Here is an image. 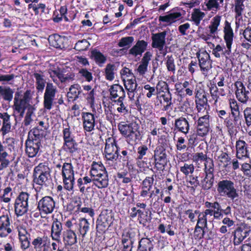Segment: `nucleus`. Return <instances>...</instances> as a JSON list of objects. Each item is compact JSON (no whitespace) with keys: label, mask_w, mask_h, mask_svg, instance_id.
<instances>
[{"label":"nucleus","mask_w":251,"mask_h":251,"mask_svg":"<svg viewBox=\"0 0 251 251\" xmlns=\"http://www.w3.org/2000/svg\"><path fill=\"white\" fill-rule=\"evenodd\" d=\"M209 91L213 100H215V102H217L219 96V89L217 86L215 84H211L209 88Z\"/></svg>","instance_id":"62"},{"label":"nucleus","mask_w":251,"mask_h":251,"mask_svg":"<svg viewBox=\"0 0 251 251\" xmlns=\"http://www.w3.org/2000/svg\"><path fill=\"white\" fill-rule=\"evenodd\" d=\"M111 99L118 98L119 102L124 100L126 93L123 87L119 84H114L109 89Z\"/></svg>","instance_id":"20"},{"label":"nucleus","mask_w":251,"mask_h":251,"mask_svg":"<svg viewBox=\"0 0 251 251\" xmlns=\"http://www.w3.org/2000/svg\"><path fill=\"white\" fill-rule=\"evenodd\" d=\"M205 14L199 9L195 8L191 15V19L196 25H199L201 21L204 17Z\"/></svg>","instance_id":"46"},{"label":"nucleus","mask_w":251,"mask_h":251,"mask_svg":"<svg viewBox=\"0 0 251 251\" xmlns=\"http://www.w3.org/2000/svg\"><path fill=\"white\" fill-rule=\"evenodd\" d=\"M214 177L205 176L204 178L201 181V185L204 190L210 189L213 185Z\"/></svg>","instance_id":"50"},{"label":"nucleus","mask_w":251,"mask_h":251,"mask_svg":"<svg viewBox=\"0 0 251 251\" xmlns=\"http://www.w3.org/2000/svg\"><path fill=\"white\" fill-rule=\"evenodd\" d=\"M106 172L104 167L101 162L100 163L96 162H93L90 171V174L92 177L97 176Z\"/></svg>","instance_id":"34"},{"label":"nucleus","mask_w":251,"mask_h":251,"mask_svg":"<svg viewBox=\"0 0 251 251\" xmlns=\"http://www.w3.org/2000/svg\"><path fill=\"white\" fill-rule=\"evenodd\" d=\"M236 87L235 95L237 100L243 104H246L249 100V91L246 90V88L242 82L237 81L235 83Z\"/></svg>","instance_id":"15"},{"label":"nucleus","mask_w":251,"mask_h":251,"mask_svg":"<svg viewBox=\"0 0 251 251\" xmlns=\"http://www.w3.org/2000/svg\"><path fill=\"white\" fill-rule=\"evenodd\" d=\"M30 195L27 192H22L16 198L14 203V210L17 217L26 213L29 209Z\"/></svg>","instance_id":"5"},{"label":"nucleus","mask_w":251,"mask_h":251,"mask_svg":"<svg viewBox=\"0 0 251 251\" xmlns=\"http://www.w3.org/2000/svg\"><path fill=\"white\" fill-rule=\"evenodd\" d=\"M236 157L238 159L249 157L248 144L243 140H239L236 143Z\"/></svg>","instance_id":"18"},{"label":"nucleus","mask_w":251,"mask_h":251,"mask_svg":"<svg viewBox=\"0 0 251 251\" xmlns=\"http://www.w3.org/2000/svg\"><path fill=\"white\" fill-rule=\"evenodd\" d=\"M33 182L41 187H47L52 184L50 169L45 163L36 166L33 172Z\"/></svg>","instance_id":"2"},{"label":"nucleus","mask_w":251,"mask_h":251,"mask_svg":"<svg viewBox=\"0 0 251 251\" xmlns=\"http://www.w3.org/2000/svg\"><path fill=\"white\" fill-rule=\"evenodd\" d=\"M13 93V91L10 87L3 88L0 86V94L5 100L11 101Z\"/></svg>","instance_id":"47"},{"label":"nucleus","mask_w":251,"mask_h":251,"mask_svg":"<svg viewBox=\"0 0 251 251\" xmlns=\"http://www.w3.org/2000/svg\"><path fill=\"white\" fill-rule=\"evenodd\" d=\"M83 127L85 130L90 132L95 126V116L91 113H83L82 115Z\"/></svg>","instance_id":"23"},{"label":"nucleus","mask_w":251,"mask_h":251,"mask_svg":"<svg viewBox=\"0 0 251 251\" xmlns=\"http://www.w3.org/2000/svg\"><path fill=\"white\" fill-rule=\"evenodd\" d=\"M195 97L196 107L198 112L208 114L209 105L205 92L204 91H197Z\"/></svg>","instance_id":"11"},{"label":"nucleus","mask_w":251,"mask_h":251,"mask_svg":"<svg viewBox=\"0 0 251 251\" xmlns=\"http://www.w3.org/2000/svg\"><path fill=\"white\" fill-rule=\"evenodd\" d=\"M57 92L56 87L52 83H47L44 95V106L45 109L47 110L51 109Z\"/></svg>","instance_id":"9"},{"label":"nucleus","mask_w":251,"mask_h":251,"mask_svg":"<svg viewBox=\"0 0 251 251\" xmlns=\"http://www.w3.org/2000/svg\"><path fill=\"white\" fill-rule=\"evenodd\" d=\"M197 125L209 127V116L206 113L199 117L197 121Z\"/></svg>","instance_id":"60"},{"label":"nucleus","mask_w":251,"mask_h":251,"mask_svg":"<svg viewBox=\"0 0 251 251\" xmlns=\"http://www.w3.org/2000/svg\"><path fill=\"white\" fill-rule=\"evenodd\" d=\"M139 231L136 228H129L124 230L121 237L123 251H132L133 244L139 240Z\"/></svg>","instance_id":"4"},{"label":"nucleus","mask_w":251,"mask_h":251,"mask_svg":"<svg viewBox=\"0 0 251 251\" xmlns=\"http://www.w3.org/2000/svg\"><path fill=\"white\" fill-rule=\"evenodd\" d=\"M48 241V237L47 236H38L33 239L31 244L36 251H41L45 250L47 247Z\"/></svg>","instance_id":"28"},{"label":"nucleus","mask_w":251,"mask_h":251,"mask_svg":"<svg viewBox=\"0 0 251 251\" xmlns=\"http://www.w3.org/2000/svg\"><path fill=\"white\" fill-rule=\"evenodd\" d=\"M25 153L29 157H34L38 153L41 144L27 140L25 142Z\"/></svg>","instance_id":"25"},{"label":"nucleus","mask_w":251,"mask_h":251,"mask_svg":"<svg viewBox=\"0 0 251 251\" xmlns=\"http://www.w3.org/2000/svg\"><path fill=\"white\" fill-rule=\"evenodd\" d=\"M244 1L245 0H235L234 1V11L236 24H239L243 20V15L245 9Z\"/></svg>","instance_id":"19"},{"label":"nucleus","mask_w":251,"mask_h":251,"mask_svg":"<svg viewBox=\"0 0 251 251\" xmlns=\"http://www.w3.org/2000/svg\"><path fill=\"white\" fill-rule=\"evenodd\" d=\"M170 93L167 84L164 81H159L158 82V95L161 93L164 94Z\"/></svg>","instance_id":"63"},{"label":"nucleus","mask_w":251,"mask_h":251,"mask_svg":"<svg viewBox=\"0 0 251 251\" xmlns=\"http://www.w3.org/2000/svg\"><path fill=\"white\" fill-rule=\"evenodd\" d=\"M10 226V218L8 215L0 216V237H5L12 232Z\"/></svg>","instance_id":"17"},{"label":"nucleus","mask_w":251,"mask_h":251,"mask_svg":"<svg viewBox=\"0 0 251 251\" xmlns=\"http://www.w3.org/2000/svg\"><path fill=\"white\" fill-rule=\"evenodd\" d=\"M244 117L245 120V123L247 126H251V107H246L244 111Z\"/></svg>","instance_id":"59"},{"label":"nucleus","mask_w":251,"mask_h":251,"mask_svg":"<svg viewBox=\"0 0 251 251\" xmlns=\"http://www.w3.org/2000/svg\"><path fill=\"white\" fill-rule=\"evenodd\" d=\"M91 56L96 63L100 67H102L106 60V57L97 50L91 51Z\"/></svg>","instance_id":"37"},{"label":"nucleus","mask_w":251,"mask_h":251,"mask_svg":"<svg viewBox=\"0 0 251 251\" xmlns=\"http://www.w3.org/2000/svg\"><path fill=\"white\" fill-rule=\"evenodd\" d=\"M63 241L65 247L71 246L77 242V237L74 231L68 229L63 231Z\"/></svg>","instance_id":"21"},{"label":"nucleus","mask_w":251,"mask_h":251,"mask_svg":"<svg viewBox=\"0 0 251 251\" xmlns=\"http://www.w3.org/2000/svg\"><path fill=\"white\" fill-rule=\"evenodd\" d=\"M78 229L82 237H84L89 229L90 224L85 218H81L77 224Z\"/></svg>","instance_id":"38"},{"label":"nucleus","mask_w":251,"mask_h":251,"mask_svg":"<svg viewBox=\"0 0 251 251\" xmlns=\"http://www.w3.org/2000/svg\"><path fill=\"white\" fill-rule=\"evenodd\" d=\"M180 171L185 175L192 174L194 171V166L192 164L185 163L183 166L180 167Z\"/></svg>","instance_id":"55"},{"label":"nucleus","mask_w":251,"mask_h":251,"mask_svg":"<svg viewBox=\"0 0 251 251\" xmlns=\"http://www.w3.org/2000/svg\"><path fill=\"white\" fill-rule=\"evenodd\" d=\"M166 35V31L158 33V50L160 51V53H162L163 55H165L167 52L166 48H164L165 45Z\"/></svg>","instance_id":"40"},{"label":"nucleus","mask_w":251,"mask_h":251,"mask_svg":"<svg viewBox=\"0 0 251 251\" xmlns=\"http://www.w3.org/2000/svg\"><path fill=\"white\" fill-rule=\"evenodd\" d=\"M205 206L206 208H213V217L216 220H221L223 217V209H222L220 204L217 202H211L206 201Z\"/></svg>","instance_id":"29"},{"label":"nucleus","mask_w":251,"mask_h":251,"mask_svg":"<svg viewBox=\"0 0 251 251\" xmlns=\"http://www.w3.org/2000/svg\"><path fill=\"white\" fill-rule=\"evenodd\" d=\"M225 51V50H224V48L220 45H217L216 47L213 49L212 53L217 58H220L223 55L227 58L230 55H225L224 54Z\"/></svg>","instance_id":"54"},{"label":"nucleus","mask_w":251,"mask_h":251,"mask_svg":"<svg viewBox=\"0 0 251 251\" xmlns=\"http://www.w3.org/2000/svg\"><path fill=\"white\" fill-rule=\"evenodd\" d=\"M221 20V16L219 15H216L212 19L211 24L208 26L211 35H215L218 30V27L220 25Z\"/></svg>","instance_id":"44"},{"label":"nucleus","mask_w":251,"mask_h":251,"mask_svg":"<svg viewBox=\"0 0 251 251\" xmlns=\"http://www.w3.org/2000/svg\"><path fill=\"white\" fill-rule=\"evenodd\" d=\"M199 59V64L202 73L205 76L208 74V71L212 68V63L210 59V56L206 52H202L197 55Z\"/></svg>","instance_id":"13"},{"label":"nucleus","mask_w":251,"mask_h":251,"mask_svg":"<svg viewBox=\"0 0 251 251\" xmlns=\"http://www.w3.org/2000/svg\"><path fill=\"white\" fill-rule=\"evenodd\" d=\"M62 229L61 223L57 219H55L52 224L51 228V237L53 240L58 242L60 241V236Z\"/></svg>","instance_id":"22"},{"label":"nucleus","mask_w":251,"mask_h":251,"mask_svg":"<svg viewBox=\"0 0 251 251\" xmlns=\"http://www.w3.org/2000/svg\"><path fill=\"white\" fill-rule=\"evenodd\" d=\"M31 99L32 94L30 90H27L21 98H20L19 92L16 93L14 99V110L23 117L25 109L30 105Z\"/></svg>","instance_id":"3"},{"label":"nucleus","mask_w":251,"mask_h":251,"mask_svg":"<svg viewBox=\"0 0 251 251\" xmlns=\"http://www.w3.org/2000/svg\"><path fill=\"white\" fill-rule=\"evenodd\" d=\"M64 188L70 191L74 189L75 177H62Z\"/></svg>","instance_id":"49"},{"label":"nucleus","mask_w":251,"mask_h":251,"mask_svg":"<svg viewBox=\"0 0 251 251\" xmlns=\"http://www.w3.org/2000/svg\"><path fill=\"white\" fill-rule=\"evenodd\" d=\"M3 144L6 146V148H8L11 152L15 151V140L14 138H7L3 142Z\"/></svg>","instance_id":"61"},{"label":"nucleus","mask_w":251,"mask_h":251,"mask_svg":"<svg viewBox=\"0 0 251 251\" xmlns=\"http://www.w3.org/2000/svg\"><path fill=\"white\" fill-rule=\"evenodd\" d=\"M245 227H238L234 231L233 244L235 246L240 245L242 242L247 237L250 232Z\"/></svg>","instance_id":"24"},{"label":"nucleus","mask_w":251,"mask_h":251,"mask_svg":"<svg viewBox=\"0 0 251 251\" xmlns=\"http://www.w3.org/2000/svg\"><path fill=\"white\" fill-rule=\"evenodd\" d=\"M65 40L64 37L58 34L50 35L48 39L50 45L57 49L65 48L64 45Z\"/></svg>","instance_id":"32"},{"label":"nucleus","mask_w":251,"mask_h":251,"mask_svg":"<svg viewBox=\"0 0 251 251\" xmlns=\"http://www.w3.org/2000/svg\"><path fill=\"white\" fill-rule=\"evenodd\" d=\"M133 37L128 36L122 38L118 43V46L120 47H129L133 41Z\"/></svg>","instance_id":"56"},{"label":"nucleus","mask_w":251,"mask_h":251,"mask_svg":"<svg viewBox=\"0 0 251 251\" xmlns=\"http://www.w3.org/2000/svg\"><path fill=\"white\" fill-rule=\"evenodd\" d=\"M122 77L123 81L126 80L128 79L134 78V76L132 73L131 70L127 68H124L121 72Z\"/></svg>","instance_id":"64"},{"label":"nucleus","mask_w":251,"mask_h":251,"mask_svg":"<svg viewBox=\"0 0 251 251\" xmlns=\"http://www.w3.org/2000/svg\"><path fill=\"white\" fill-rule=\"evenodd\" d=\"M153 244L148 238H142L139 242L138 250L139 251H153Z\"/></svg>","instance_id":"36"},{"label":"nucleus","mask_w":251,"mask_h":251,"mask_svg":"<svg viewBox=\"0 0 251 251\" xmlns=\"http://www.w3.org/2000/svg\"><path fill=\"white\" fill-rule=\"evenodd\" d=\"M55 202L50 196H45L38 202L37 208L41 214H48L51 213L55 208Z\"/></svg>","instance_id":"10"},{"label":"nucleus","mask_w":251,"mask_h":251,"mask_svg":"<svg viewBox=\"0 0 251 251\" xmlns=\"http://www.w3.org/2000/svg\"><path fill=\"white\" fill-rule=\"evenodd\" d=\"M112 223V214L105 210L101 212L97 220L96 229L100 233L104 232Z\"/></svg>","instance_id":"8"},{"label":"nucleus","mask_w":251,"mask_h":251,"mask_svg":"<svg viewBox=\"0 0 251 251\" xmlns=\"http://www.w3.org/2000/svg\"><path fill=\"white\" fill-rule=\"evenodd\" d=\"M105 78L109 81L113 80L117 71V68L114 64H108L104 69Z\"/></svg>","instance_id":"35"},{"label":"nucleus","mask_w":251,"mask_h":251,"mask_svg":"<svg viewBox=\"0 0 251 251\" xmlns=\"http://www.w3.org/2000/svg\"><path fill=\"white\" fill-rule=\"evenodd\" d=\"M153 179L152 177H148L146 178L142 183L143 189H146L149 191L150 193V202L151 205L152 209H156V202L157 201V189L154 187L153 190H151L152 187V184L153 183Z\"/></svg>","instance_id":"14"},{"label":"nucleus","mask_w":251,"mask_h":251,"mask_svg":"<svg viewBox=\"0 0 251 251\" xmlns=\"http://www.w3.org/2000/svg\"><path fill=\"white\" fill-rule=\"evenodd\" d=\"M181 16V14L179 12L173 13L165 16H160L159 21L172 23L175 22L176 19L180 18Z\"/></svg>","instance_id":"48"},{"label":"nucleus","mask_w":251,"mask_h":251,"mask_svg":"<svg viewBox=\"0 0 251 251\" xmlns=\"http://www.w3.org/2000/svg\"><path fill=\"white\" fill-rule=\"evenodd\" d=\"M118 127L121 133L126 137L129 141L135 142L138 139L139 132L137 131V125L135 124L121 122Z\"/></svg>","instance_id":"6"},{"label":"nucleus","mask_w":251,"mask_h":251,"mask_svg":"<svg viewBox=\"0 0 251 251\" xmlns=\"http://www.w3.org/2000/svg\"><path fill=\"white\" fill-rule=\"evenodd\" d=\"M82 93L81 87L78 84L72 85L69 89V92L67 93V96L70 99L76 100L78 98V96Z\"/></svg>","instance_id":"41"},{"label":"nucleus","mask_w":251,"mask_h":251,"mask_svg":"<svg viewBox=\"0 0 251 251\" xmlns=\"http://www.w3.org/2000/svg\"><path fill=\"white\" fill-rule=\"evenodd\" d=\"M217 191L220 196L226 197L231 200L233 202L232 205L234 208L235 207L234 204L239 197V193L233 181L230 179L220 180L217 185Z\"/></svg>","instance_id":"1"},{"label":"nucleus","mask_w":251,"mask_h":251,"mask_svg":"<svg viewBox=\"0 0 251 251\" xmlns=\"http://www.w3.org/2000/svg\"><path fill=\"white\" fill-rule=\"evenodd\" d=\"M94 184L99 189L106 188L108 185V177L107 172L92 178Z\"/></svg>","instance_id":"27"},{"label":"nucleus","mask_w":251,"mask_h":251,"mask_svg":"<svg viewBox=\"0 0 251 251\" xmlns=\"http://www.w3.org/2000/svg\"><path fill=\"white\" fill-rule=\"evenodd\" d=\"M221 20V16L219 15H216L212 19L211 24L208 26L211 35H215L218 30V27L220 25Z\"/></svg>","instance_id":"45"},{"label":"nucleus","mask_w":251,"mask_h":251,"mask_svg":"<svg viewBox=\"0 0 251 251\" xmlns=\"http://www.w3.org/2000/svg\"><path fill=\"white\" fill-rule=\"evenodd\" d=\"M166 65L168 70L173 72L174 74L176 70L175 65L174 63V59L172 55H168L166 57Z\"/></svg>","instance_id":"58"},{"label":"nucleus","mask_w":251,"mask_h":251,"mask_svg":"<svg viewBox=\"0 0 251 251\" xmlns=\"http://www.w3.org/2000/svg\"><path fill=\"white\" fill-rule=\"evenodd\" d=\"M124 85L127 91H136L137 84L135 77L124 81Z\"/></svg>","instance_id":"51"},{"label":"nucleus","mask_w":251,"mask_h":251,"mask_svg":"<svg viewBox=\"0 0 251 251\" xmlns=\"http://www.w3.org/2000/svg\"><path fill=\"white\" fill-rule=\"evenodd\" d=\"M105 157L107 161H116L119 157V149L115 140L112 137L106 140L104 148Z\"/></svg>","instance_id":"7"},{"label":"nucleus","mask_w":251,"mask_h":251,"mask_svg":"<svg viewBox=\"0 0 251 251\" xmlns=\"http://www.w3.org/2000/svg\"><path fill=\"white\" fill-rule=\"evenodd\" d=\"M8 153L0 154V171L7 168L10 163Z\"/></svg>","instance_id":"53"},{"label":"nucleus","mask_w":251,"mask_h":251,"mask_svg":"<svg viewBox=\"0 0 251 251\" xmlns=\"http://www.w3.org/2000/svg\"><path fill=\"white\" fill-rule=\"evenodd\" d=\"M175 126L179 131L185 134L188 132L189 130L188 122L184 118L181 117L176 120Z\"/></svg>","instance_id":"33"},{"label":"nucleus","mask_w":251,"mask_h":251,"mask_svg":"<svg viewBox=\"0 0 251 251\" xmlns=\"http://www.w3.org/2000/svg\"><path fill=\"white\" fill-rule=\"evenodd\" d=\"M167 142L166 140L163 143L162 148L163 150L161 151L158 158V171H161L162 173L164 175V172H166L165 170L167 165L166 154L165 152V148L167 147Z\"/></svg>","instance_id":"30"},{"label":"nucleus","mask_w":251,"mask_h":251,"mask_svg":"<svg viewBox=\"0 0 251 251\" xmlns=\"http://www.w3.org/2000/svg\"><path fill=\"white\" fill-rule=\"evenodd\" d=\"M90 44L86 39L79 40L75 44L74 49L76 50L82 51L86 50Z\"/></svg>","instance_id":"52"},{"label":"nucleus","mask_w":251,"mask_h":251,"mask_svg":"<svg viewBox=\"0 0 251 251\" xmlns=\"http://www.w3.org/2000/svg\"><path fill=\"white\" fill-rule=\"evenodd\" d=\"M224 40L226 43V49H225L224 54L225 55H230L231 51V45L233 42V32L231 27L230 23L227 21L225 23L224 29Z\"/></svg>","instance_id":"12"},{"label":"nucleus","mask_w":251,"mask_h":251,"mask_svg":"<svg viewBox=\"0 0 251 251\" xmlns=\"http://www.w3.org/2000/svg\"><path fill=\"white\" fill-rule=\"evenodd\" d=\"M63 148L66 151L73 153L77 150V144L74 139L68 140L64 141Z\"/></svg>","instance_id":"43"},{"label":"nucleus","mask_w":251,"mask_h":251,"mask_svg":"<svg viewBox=\"0 0 251 251\" xmlns=\"http://www.w3.org/2000/svg\"><path fill=\"white\" fill-rule=\"evenodd\" d=\"M147 43L143 40L138 41L129 51V53L135 56H141L146 49Z\"/></svg>","instance_id":"31"},{"label":"nucleus","mask_w":251,"mask_h":251,"mask_svg":"<svg viewBox=\"0 0 251 251\" xmlns=\"http://www.w3.org/2000/svg\"><path fill=\"white\" fill-rule=\"evenodd\" d=\"M36 79V87L39 92H42L44 89L46 80L44 79V75L42 74L35 73L33 74Z\"/></svg>","instance_id":"42"},{"label":"nucleus","mask_w":251,"mask_h":251,"mask_svg":"<svg viewBox=\"0 0 251 251\" xmlns=\"http://www.w3.org/2000/svg\"><path fill=\"white\" fill-rule=\"evenodd\" d=\"M161 94L158 95V100L160 102L159 107L162 110L166 111L172 104L171 95L170 93Z\"/></svg>","instance_id":"26"},{"label":"nucleus","mask_w":251,"mask_h":251,"mask_svg":"<svg viewBox=\"0 0 251 251\" xmlns=\"http://www.w3.org/2000/svg\"><path fill=\"white\" fill-rule=\"evenodd\" d=\"M62 177H74V167L72 163L65 162L62 167Z\"/></svg>","instance_id":"39"},{"label":"nucleus","mask_w":251,"mask_h":251,"mask_svg":"<svg viewBox=\"0 0 251 251\" xmlns=\"http://www.w3.org/2000/svg\"><path fill=\"white\" fill-rule=\"evenodd\" d=\"M204 227L196 225L194 230V237L196 239H201L203 238L205 234Z\"/></svg>","instance_id":"57"},{"label":"nucleus","mask_w":251,"mask_h":251,"mask_svg":"<svg viewBox=\"0 0 251 251\" xmlns=\"http://www.w3.org/2000/svg\"><path fill=\"white\" fill-rule=\"evenodd\" d=\"M224 0H204L202 4V9L203 11H211L213 14H216L221 9V4Z\"/></svg>","instance_id":"16"}]
</instances>
